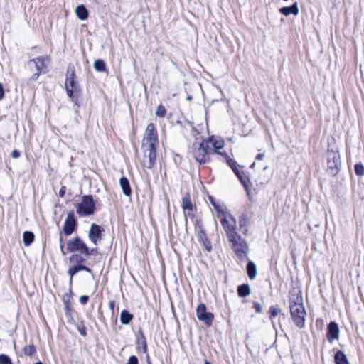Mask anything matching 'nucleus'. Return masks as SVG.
<instances>
[{"label":"nucleus","mask_w":364,"mask_h":364,"mask_svg":"<svg viewBox=\"0 0 364 364\" xmlns=\"http://www.w3.org/2000/svg\"><path fill=\"white\" fill-rule=\"evenodd\" d=\"M79 300L82 304H86L89 300V297L86 295H83L80 297Z\"/></svg>","instance_id":"58836bf2"},{"label":"nucleus","mask_w":364,"mask_h":364,"mask_svg":"<svg viewBox=\"0 0 364 364\" xmlns=\"http://www.w3.org/2000/svg\"><path fill=\"white\" fill-rule=\"evenodd\" d=\"M95 209V204L91 196H84L82 202L77 205V213L80 216L85 217L93 214Z\"/></svg>","instance_id":"0eeeda50"},{"label":"nucleus","mask_w":364,"mask_h":364,"mask_svg":"<svg viewBox=\"0 0 364 364\" xmlns=\"http://www.w3.org/2000/svg\"><path fill=\"white\" fill-rule=\"evenodd\" d=\"M355 172L358 176H363L364 175V166L363 165L359 164L355 166Z\"/></svg>","instance_id":"f704fd0d"},{"label":"nucleus","mask_w":364,"mask_h":364,"mask_svg":"<svg viewBox=\"0 0 364 364\" xmlns=\"http://www.w3.org/2000/svg\"><path fill=\"white\" fill-rule=\"evenodd\" d=\"M119 185L123 191V193L125 196H129L131 195L132 190H131V187L129 185V182L127 178H125V177L121 178L119 180Z\"/></svg>","instance_id":"6ab92c4d"},{"label":"nucleus","mask_w":364,"mask_h":364,"mask_svg":"<svg viewBox=\"0 0 364 364\" xmlns=\"http://www.w3.org/2000/svg\"><path fill=\"white\" fill-rule=\"evenodd\" d=\"M237 294L240 297H245L250 294V287L249 284H244L237 287Z\"/></svg>","instance_id":"393cba45"},{"label":"nucleus","mask_w":364,"mask_h":364,"mask_svg":"<svg viewBox=\"0 0 364 364\" xmlns=\"http://www.w3.org/2000/svg\"><path fill=\"white\" fill-rule=\"evenodd\" d=\"M207 141H208V146H210V144H211L210 149H212V152L213 151L215 154L222 155L225 159L228 158V156L225 153L220 151V150L223 149L225 144L223 139L212 136L209 137Z\"/></svg>","instance_id":"ddd939ff"},{"label":"nucleus","mask_w":364,"mask_h":364,"mask_svg":"<svg viewBox=\"0 0 364 364\" xmlns=\"http://www.w3.org/2000/svg\"><path fill=\"white\" fill-rule=\"evenodd\" d=\"M247 271L248 277L250 279H254L256 277L257 267H256V264L253 262L250 261L247 263Z\"/></svg>","instance_id":"5701e85b"},{"label":"nucleus","mask_w":364,"mask_h":364,"mask_svg":"<svg viewBox=\"0 0 364 364\" xmlns=\"http://www.w3.org/2000/svg\"><path fill=\"white\" fill-rule=\"evenodd\" d=\"M225 160L227 161V163L230 166V168L232 169V171H234L235 175L238 177V178L240 180V181L245 185V182L244 181L242 173H240L238 169V165L237 164V163L235 161L230 159L229 157Z\"/></svg>","instance_id":"a211bd4d"},{"label":"nucleus","mask_w":364,"mask_h":364,"mask_svg":"<svg viewBox=\"0 0 364 364\" xmlns=\"http://www.w3.org/2000/svg\"><path fill=\"white\" fill-rule=\"evenodd\" d=\"M198 237H199V239H200V242H202L204 248L208 252H210L211 250H212L211 242L208 240V238L207 237V236H206L205 233L204 232V231L200 230L199 232V233H198Z\"/></svg>","instance_id":"aec40b11"},{"label":"nucleus","mask_w":364,"mask_h":364,"mask_svg":"<svg viewBox=\"0 0 364 364\" xmlns=\"http://www.w3.org/2000/svg\"><path fill=\"white\" fill-rule=\"evenodd\" d=\"M63 300H64V302L66 303L65 296L63 297Z\"/></svg>","instance_id":"bf43d9fd"},{"label":"nucleus","mask_w":364,"mask_h":364,"mask_svg":"<svg viewBox=\"0 0 364 364\" xmlns=\"http://www.w3.org/2000/svg\"><path fill=\"white\" fill-rule=\"evenodd\" d=\"M75 13L77 18L82 21L86 20L88 17V11L83 4L77 6Z\"/></svg>","instance_id":"412c9836"},{"label":"nucleus","mask_w":364,"mask_h":364,"mask_svg":"<svg viewBox=\"0 0 364 364\" xmlns=\"http://www.w3.org/2000/svg\"><path fill=\"white\" fill-rule=\"evenodd\" d=\"M20 156V152L17 150H14L11 152V157L14 159H18Z\"/></svg>","instance_id":"37998d69"},{"label":"nucleus","mask_w":364,"mask_h":364,"mask_svg":"<svg viewBox=\"0 0 364 364\" xmlns=\"http://www.w3.org/2000/svg\"><path fill=\"white\" fill-rule=\"evenodd\" d=\"M0 364H12L11 360L10 358L5 355V354H1L0 355Z\"/></svg>","instance_id":"72a5a7b5"},{"label":"nucleus","mask_w":364,"mask_h":364,"mask_svg":"<svg viewBox=\"0 0 364 364\" xmlns=\"http://www.w3.org/2000/svg\"><path fill=\"white\" fill-rule=\"evenodd\" d=\"M65 194V190L64 188H61L59 191V195L60 197H63Z\"/></svg>","instance_id":"09e8293b"},{"label":"nucleus","mask_w":364,"mask_h":364,"mask_svg":"<svg viewBox=\"0 0 364 364\" xmlns=\"http://www.w3.org/2000/svg\"><path fill=\"white\" fill-rule=\"evenodd\" d=\"M255 165V164L253 163L251 166L253 167Z\"/></svg>","instance_id":"13d9d810"},{"label":"nucleus","mask_w":364,"mask_h":364,"mask_svg":"<svg viewBox=\"0 0 364 364\" xmlns=\"http://www.w3.org/2000/svg\"><path fill=\"white\" fill-rule=\"evenodd\" d=\"M341 167V156L338 149L335 146L328 147L327 171L333 176H336Z\"/></svg>","instance_id":"7ed1b4c3"},{"label":"nucleus","mask_w":364,"mask_h":364,"mask_svg":"<svg viewBox=\"0 0 364 364\" xmlns=\"http://www.w3.org/2000/svg\"><path fill=\"white\" fill-rule=\"evenodd\" d=\"M46 59H47L46 57L40 56L29 60L28 66L34 68L36 71L31 77L33 80H36L41 73L46 72Z\"/></svg>","instance_id":"1a4fd4ad"},{"label":"nucleus","mask_w":364,"mask_h":364,"mask_svg":"<svg viewBox=\"0 0 364 364\" xmlns=\"http://www.w3.org/2000/svg\"><path fill=\"white\" fill-rule=\"evenodd\" d=\"M156 147H141L144 156L141 162L144 167L149 169L152 168L155 165L156 159Z\"/></svg>","instance_id":"9d476101"},{"label":"nucleus","mask_w":364,"mask_h":364,"mask_svg":"<svg viewBox=\"0 0 364 364\" xmlns=\"http://www.w3.org/2000/svg\"><path fill=\"white\" fill-rule=\"evenodd\" d=\"M23 353L26 355H32L36 353V348L33 345L26 346L23 348Z\"/></svg>","instance_id":"7c9ffc66"},{"label":"nucleus","mask_w":364,"mask_h":364,"mask_svg":"<svg viewBox=\"0 0 364 364\" xmlns=\"http://www.w3.org/2000/svg\"><path fill=\"white\" fill-rule=\"evenodd\" d=\"M94 68L99 72H103L106 70L105 63L102 60H97L94 63Z\"/></svg>","instance_id":"c85d7f7f"},{"label":"nucleus","mask_w":364,"mask_h":364,"mask_svg":"<svg viewBox=\"0 0 364 364\" xmlns=\"http://www.w3.org/2000/svg\"><path fill=\"white\" fill-rule=\"evenodd\" d=\"M334 360H335L336 364H349V362L346 358V355L341 350L338 351L335 354Z\"/></svg>","instance_id":"4be33fe9"},{"label":"nucleus","mask_w":364,"mask_h":364,"mask_svg":"<svg viewBox=\"0 0 364 364\" xmlns=\"http://www.w3.org/2000/svg\"><path fill=\"white\" fill-rule=\"evenodd\" d=\"M158 134L153 123H149L145 130L141 147H156L158 144Z\"/></svg>","instance_id":"423d86ee"},{"label":"nucleus","mask_w":364,"mask_h":364,"mask_svg":"<svg viewBox=\"0 0 364 364\" xmlns=\"http://www.w3.org/2000/svg\"><path fill=\"white\" fill-rule=\"evenodd\" d=\"M223 213V218H221V224L226 232L228 237L234 238L235 233H237L236 227L237 223L235 218L230 214H227L224 212Z\"/></svg>","instance_id":"6e6552de"},{"label":"nucleus","mask_w":364,"mask_h":364,"mask_svg":"<svg viewBox=\"0 0 364 364\" xmlns=\"http://www.w3.org/2000/svg\"><path fill=\"white\" fill-rule=\"evenodd\" d=\"M182 208L186 210H192L193 205L190 199L189 193H186L182 199Z\"/></svg>","instance_id":"bb28decb"},{"label":"nucleus","mask_w":364,"mask_h":364,"mask_svg":"<svg viewBox=\"0 0 364 364\" xmlns=\"http://www.w3.org/2000/svg\"><path fill=\"white\" fill-rule=\"evenodd\" d=\"M247 231H248L247 229H245V230L243 231L244 235H247Z\"/></svg>","instance_id":"603ef678"},{"label":"nucleus","mask_w":364,"mask_h":364,"mask_svg":"<svg viewBox=\"0 0 364 364\" xmlns=\"http://www.w3.org/2000/svg\"><path fill=\"white\" fill-rule=\"evenodd\" d=\"M204 364H210V363H209V362H208V361H207V360H205V361H204Z\"/></svg>","instance_id":"864d4df0"},{"label":"nucleus","mask_w":364,"mask_h":364,"mask_svg":"<svg viewBox=\"0 0 364 364\" xmlns=\"http://www.w3.org/2000/svg\"><path fill=\"white\" fill-rule=\"evenodd\" d=\"M126 364H139L138 358L135 355H132L129 358L128 361Z\"/></svg>","instance_id":"e433bc0d"},{"label":"nucleus","mask_w":364,"mask_h":364,"mask_svg":"<svg viewBox=\"0 0 364 364\" xmlns=\"http://www.w3.org/2000/svg\"><path fill=\"white\" fill-rule=\"evenodd\" d=\"M191 98H192L191 97H188L187 100H191Z\"/></svg>","instance_id":"6e6d98bb"},{"label":"nucleus","mask_w":364,"mask_h":364,"mask_svg":"<svg viewBox=\"0 0 364 364\" xmlns=\"http://www.w3.org/2000/svg\"><path fill=\"white\" fill-rule=\"evenodd\" d=\"M253 305H254V308H255V311L257 313H260L262 311V307L259 303L254 302Z\"/></svg>","instance_id":"4c0bfd02"},{"label":"nucleus","mask_w":364,"mask_h":364,"mask_svg":"<svg viewBox=\"0 0 364 364\" xmlns=\"http://www.w3.org/2000/svg\"><path fill=\"white\" fill-rule=\"evenodd\" d=\"M65 89L68 97L75 103H77L80 86L75 77V69L69 66L67 70Z\"/></svg>","instance_id":"f03ea898"},{"label":"nucleus","mask_w":364,"mask_h":364,"mask_svg":"<svg viewBox=\"0 0 364 364\" xmlns=\"http://www.w3.org/2000/svg\"><path fill=\"white\" fill-rule=\"evenodd\" d=\"M133 318V315L127 310L122 311L120 314V322L122 324L127 325Z\"/></svg>","instance_id":"b1692460"},{"label":"nucleus","mask_w":364,"mask_h":364,"mask_svg":"<svg viewBox=\"0 0 364 364\" xmlns=\"http://www.w3.org/2000/svg\"><path fill=\"white\" fill-rule=\"evenodd\" d=\"M60 247L61 252L64 255L65 254V252L63 251L64 243H63V235H62V233L60 234Z\"/></svg>","instance_id":"a19ab883"},{"label":"nucleus","mask_w":364,"mask_h":364,"mask_svg":"<svg viewBox=\"0 0 364 364\" xmlns=\"http://www.w3.org/2000/svg\"><path fill=\"white\" fill-rule=\"evenodd\" d=\"M35 364H43V363H42L41 362H40V361H39V362H38V363H35Z\"/></svg>","instance_id":"4d7b16f0"},{"label":"nucleus","mask_w":364,"mask_h":364,"mask_svg":"<svg viewBox=\"0 0 364 364\" xmlns=\"http://www.w3.org/2000/svg\"><path fill=\"white\" fill-rule=\"evenodd\" d=\"M279 11L284 16H288L290 14L297 15L299 13V7L297 3H294L291 6L282 7Z\"/></svg>","instance_id":"f3484780"},{"label":"nucleus","mask_w":364,"mask_h":364,"mask_svg":"<svg viewBox=\"0 0 364 364\" xmlns=\"http://www.w3.org/2000/svg\"><path fill=\"white\" fill-rule=\"evenodd\" d=\"M114 306H115L114 301H110L109 302V310L111 311L112 314H114Z\"/></svg>","instance_id":"ea45409f"},{"label":"nucleus","mask_w":364,"mask_h":364,"mask_svg":"<svg viewBox=\"0 0 364 364\" xmlns=\"http://www.w3.org/2000/svg\"><path fill=\"white\" fill-rule=\"evenodd\" d=\"M197 318L204 322L207 326H210L213 320V314L206 311V306L203 304H200L196 309Z\"/></svg>","instance_id":"f8f14e48"},{"label":"nucleus","mask_w":364,"mask_h":364,"mask_svg":"<svg viewBox=\"0 0 364 364\" xmlns=\"http://www.w3.org/2000/svg\"><path fill=\"white\" fill-rule=\"evenodd\" d=\"M228 238L229 242L232 244V247L238 257L243 258L247 256L249 250L248 245L238 234V232L235 233L234 238Z\"/></svg>","instance_id":"39448f33"},{"label":"nucleus","mask_w":364,"mask_h":364,"mask_svg":"<svg viewBox=\"0 0 364 364\" xmlns=\"http://www.w3.org/2000/svg\"><path fill=\"white\" fill-rule=\"evenodd\" d=\"M4 95V90L3 86L0 83V100L3 99Z\"/></svg>","instance_id":"de8ad7c7"},{"label":"nucleus","mask_w":364,"mask_h":364,"mask_svg":"<svg viewBox=\"0 0 364 364\" xmlns=\"http://www.w3.org/2000/svg\"><path fill=\"white\" fill-rule=\"evenodd\" d=\"M210 202H211L212 205L214 206V208H215V210H216L217 212H220V208L219 205H217V204L213 201V198H212V197H210Z\"/></svg>","instance_id":"79ce46f5"},{"label":"nucleus","mask_w":364,"mask_h":364,"mask_svg":"<svg viewBox=\"0 0 364 364\" xmlns=\"http://www.w3.org/2000/svg\"><path fill=\"white\" fill-rule=\"evenodd\" d=\"M289 309L294 324L299 328L305 326L306 311L303 304V296L299 290H293L289 296Z\"/></svg>","instance_id":"f257e3e1"},{"label":"nucleus","mask_w":364,"mask_h":364,"mask_svg":"<svg viewBox=\"0 0 364 364\" xmlns=\"http://www.w3.org/2000/svg\"><path fill=\"white\" fill-rule=\"evenodd\" d=\"M77 262H84V259H82L81 257H80V259H78Z\"/></svg>","instance_id":"8fccbe9b"},{"label":"nucleus","mask_w":364,"mask_h":364,"mask_svg":"<svg viewBox=\"0 0 364 364\" xmlns=\"http://www.w3.org/2000/svg\"><path fill=\"white\" fill-rule=\"evenodd\" d=\"M97 252V248H92L91 250H90L88 248V252L87 253H85V255H86L87 256H89V255H93L95 253H96Z\"/></svg>","instance_id":"a18cd8bd"},{"label":"nucleus","mask_w":364,"mask_h":364,"mask_svg":"<svg viewBox=\"0 0 364 364\" xmlns=\"http://www.w3.org/2000/svg\"><path fill=\"white\" fill-rule=\"evenodd\" d=\"M68 250L72 252H80L82 254L88 252V247L87 245L79 237L70 240L68 243Z\"/></svg>","instance_id":"9b49d317"},{"label":"nucleus","mask_w":364,"mask_h":364,"mask_svg":"<svg viewBox=\"0 0 364 364\" xmlns=\"http://www.w3.org/2000/svg\"><path fill=\"white\" fill-rule=\"evenodd\" d=\"M264 154L262 153H260L256 156L255 159L257 161H261L264 159Z\"/></svg>","instance_id":"49530a36"},{"label":"nucleus","mask_w":364,"mask_h":364,"mask_svg":"<svg viewBox=\"0 0 364 364\" xmlns=\"http://www.w3.org/2000/svg\"><path fill=\"white\" fill-rule=\"evenodd\" d=\"M34 240V234L30 231H26L23 234V241L25 246H29Z\"/></svg>","instance_id":"a878e982"},{"label":"nucleus","mask_w":364,"mask_h":364,"mask_svg":"<svg viewBox=\"0 0 364 364\" xmlns=\"http://www.w3.org/2000/svg\"><path fill=\"white\" fill-rule=\"evenodd\" d=\"M281 310L279 307L272 306L269 309L270 312V317L272 319V318L276 317L279 313Z\"/></svg>","instance_id":"473e14b6"},{"label":"nucleus","mask_w":364,"mask_h":364,"mask_svg":"<svg viewBox=\"0 0 364 364\" xmlns=\"http://www.w3.org/2000/svg\"><path fill=\"white\" fill-rule=\"evenodd\" d=\"M339 336V328L338 324L331 321L328 325L327 328V339L329 342H333L334 340L338 339Z\"/></svg>","instance_id":"2eb2a0df"},{"label":"nucleus","mask_w":364,"mask_h":364,"mask_svg":"<svg viewBox=\"0 0 364 364\" xmlns=\"http://www.w3.org/2000/svg\"><path fill=\"white\" fill-rule=\"evenodd\" d=\"M147 364H151V362L149 361V358H147Z\"/></svg>","instance_id":"5fc2aeb1"},{"label":"nucleus","mask_w":364,"mask_h":364,"mask_svg":"<svg viewBox=\"0 0 364 364\" xmlns=\"http://www.w3.org/2000/svg\"><path fill=\"white\" fill-rule=\"evenodd\" d=\"M166 113V109L163 105H159L157 107L156 115L159 117H164Z\"/></svg>","instance_id":"2f4dec72"},{"label":"nucleus","mask_w":364,"mask_h":364,"mask_svg":"<svg viewBox=\"0 0 364 364\" xmlns=\"http://www.w3.org/2000/svg\"><path fill=\"white\" fill-rule=\"evenodd\" d=\"M80 271L79 266H73L69 268L68 273L70 275V280H69V284H70V291L71 292V286L73 283V276L77 274Z\"/></svg>","instance_id":"cd10ccee"},{"label":"nucleus","mask_w":364,"mask_h":364,"mask_svg":"<svg viewBox=\"0 0 364 364\" xmlns=\"http://www.w3.org/2000/svg\"><path fill=\"white\" fill-rule=\"evenodd\" d=\"M79 266V269L80 271V270H82V271H86L87 272H90L91 273V270L90 268H88L87 267L85 266V265H82V264H80L78 265Z\"/></svg>","instance_id":"c03bdc74"},{"label":"nucleus","mask_w":364,"mask_h":364,"mask_svg":"<svg viewBox=\"0 0 364 364\" xmlns=\"http://www.w3.org/2000/svg\"><path fill=\"white\" fill-rule=\"evenodd\" d=\"M137 344L139 346V348H142L143 353L146 352V350H147L146 341V338H145L144 336L142 333H141V337H139L138 338Z\"/></svg>","instance_id":"c756f323"},{"label":"nucleus","mask_w":364,"mask_h":364,"mask_svg":"<svg viewBox=\"0 0 364 364\" xmlns=\"http://www.w3.org/2000/svg\"><path fill=\"white\" fill-rule=\"evenodd\" d=\"M212 153L208 141H203L199 144L193 145V154L196 161L200 164H205L210 161L209 155Z\"/></svg>","instance_id":"20e7f679"},{"label":"nucleus","mask_w":364,"mask_h":364,"mask_svg":"<svg viewBox=\"0 0 364 364\" xmlns=\"http://www.w3.org/2000/svg\"><path fill=\"white\" fill-rule=\"evenodd\" d=\"M102 231L103 229L100 225L95 223H92L90 228L89 239L95 246H97L102 240Z\"/></svg>","instance_id":"4468645a"},{"label":"nucleus","mask_w":364,"mask_h":364,"mask_svg":"<svg viewBox=\"0 0 364 364\" xmlns=\"http://www.w3.org/2000/svg\"><path fill=\"white\" fill-rule=\"evenodd\" d=\"M80 334H81V335H83V336H85V331H80Z\"/></svg>","instance_id":"3c124183"},{"label":"nucleus","mask_w":364,"mask_h":364,"mask_svg":"<svg viewBox=\"0 0 364 364\" xmlns=\"http://www.w3.org/2000/svg\"><path fill=\"white\" fill-rule=\"evenodd\" d=\"M76 226L75 220L73 214L70 213L67 217L63 225V232L65 235H70L75 230Z\"/></svg>","instance_id":"dca6fc26"},{"label":"nucleus","mask_w":364,"mask_h":364,"mask_svg":"<svg viewBox=\"0 0 364 364\" xmlns=\"http://www.w3.org/2000/svg\"><path fill=\"white\" fill-rule=\"evenodd\" d=\"M248 223V218L246 215H242L239 220V224L240 228H242L243 226H246Z\"/></svg>","instance_id":"c9c22d12"}]
</instances>
